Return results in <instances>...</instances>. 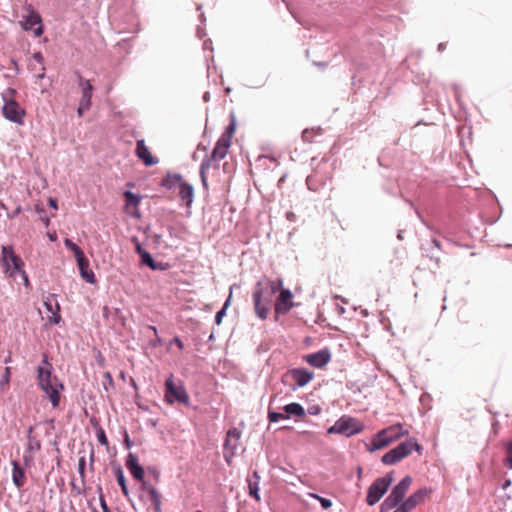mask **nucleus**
Listing matches in <instances>:
<instances>
[{"label": "nucleus", "mask_w": 512, "mask_h": 512, "mask_svg": "<svg viewBox=\"0 0 512 512\" xmlns=\"http://www.w3.org/2000/svg\"><path fill=\"white\" fill-rule=\"evenodd\" d=\"M363 428V424L357 419L349 416H342L327 430V432L329 434H341L349 437L361 432Z\"/></svg>", "instance_id": "10"}, {"label": "nucleus", "mask_w": 512, "mask_h": 512, "mask_svg": "<svg viewBox=\"0 0 512 512\" xmlns=\"http://www.w3.org/2000/svg\"><path fill=\"white\" fill-rule=\"evenodd\" d=\"M136 251L140 256L146 251L141 247V244L138 241H136Z\"/></svg>", "instance_id": "40"}, {"label": "nucleus", "mask_w": 512, "mask_h": 512, "mask_svg": "<svg viewBox=\"0 0 512 512\" xmlns=\"http://www.w3.org/2000/svg\"><path fill=\"white\" fill-rule=\"evenodd\" d=\"M414 450L421 452L422 447L418 444L416 438H409L384 454L382 456V462L385 465L396 464L409 456Z\"/></svg>", "instance_id": "4"}, {"label": "nucleus", "mask_w": 512, "mask_h": 512, "mask_svg": "<svg viewBox=\"0 0 512 512\" xmlns=\"http://www.w3.org/2000/svg\"><path fill=\"white\" fill-rule=\"evenodd\" d=\"M291 298H292V294L290 293V299H291ZM289 306H290V308L293 306V303H292V301H291V300H290Z\"/></svg>", "instance_id": "48"}, {"label": "nucleus", "mask_w": 512, "mask_h": 512, "mask_svg": "<svg viewBox=\"0 0 512 512\" xmlns=\"http://www.w3.org/2000/svg\"><path fill=\"white\" fill-rule=\"evenodd\" d=\"M124 197H125V201H126V207L132 206V207L136 208L140 203V198L130 191H126L124 193Z\"/></svg>", "instance_id": "27"}, {"label": "nucleus", "mask_w": 512, "mask_h": 512, "mask_svg": "<svg viewBox=\"0 0 512 512\" xmlns=\"http://www.w3.org/2000/svg\"><path fill=\"white\" fill-rule=\"evenodd\" d=\"M162 185L168 189L178 186L181 200L186 202L187 207L191 206L194 197L193 186L187 183L180 174H168L163 179Z\"/></svg>", "instance_id": "8"}, {"label": "nucleus", "mask_w": 512, "mask_h": 512, "mask_svg": "<svg viewBox=\"0 0 512 512\" xmlns=\"http://www.w3.org/2000/svg\"><path fill=\"white\" fill-rule=\"evenodd\" d=\"M164 398L168 404H173L176 401L183 403L185 405L189 404V396L184 386L181 383H174L172 375L168 377L165 381Z\"/></svg>", "instance_id": "12"}, {"label": "nucleus", "mask_w": 512, "mask_h": 512, "mask_svg": "<svg viewBox=\"0 0 512 512\" xmlns=\"http://www.w3.org/2000/svg\"><path fill=\"white\" fill-rule=\"evenodd\" d=\"M140 257H141V264L147 265L152 270H157V269L161 268L160 267L161 264L155 263V261L153 260L151 254L149 252L145 251L144 253H142V255Z\"/></svg>", "instance_id": "26"}, {"label": "nucleus", "mask_w": 512, "mask_h": 512, "mask_svg": "<svg viewBox=\"0 0 512 512\" xmlns=\"http://www.w3.org/2000/svg\"><path fill=\"white\" fill-rule=\"evenodd\" d=\"M78 264V268L80 270L81 276L88 282V283H95V275L92 270L89 269V261L85 257L84 254L81 256L75 258Z\"/></svg>", "instance_id": "21"}, {"label": "nucleus", "mask_w": 512, "mask_h": 512, "mask_svg": "<svg viewBox=\"0 0 512 512\" xmlns=\"http://www.w3.org/2000/svg\"><path fill=\"white\" fill-rule=\"evenodd\" d=\"M102 508H103L104 512H106L108 510L107 505L105 504L104 501L102 502Z\"/></svg>", "instance_id": "47"}, {"label": "nucleus", "mask_w": 512, "mask_h": 512, "mask_svg": "<svg viewBox=\"0 0 512 512\" xmlns=\"http://www.w3.org/2000/svg\"><path fill=\"white\" fill-rule=\"evenodd\" d=\"M44 304H45V306H46L47 310H49V311H51V312L53 313V316L55 317V318H54V320H53V322H54V323H58L59 316L57 315V313H54V312H53V308H52V304H51V302H49V301H45V302H44Z\"/></svg>", "instance_id": "36"}, {"label": "nucleus", "mask_w": 512, "mask_h": 512, "mask_svg": "<svg viewBox=\"0 0 512 512\" xmlns=\"http://www.w3.org/2000/svg\"><path fill=\"white\" fill-rule=\"evenodd\" d=\"M125 442L127 444V446L129 447L130 446V440H129V436L126 434V437H125Z\"/></svg>", "instance_id": "46"}, {"label": "nucleus", "mask_w": 512, "mask_h": 512, "mask_svg": "<svg viewBox=\"0 0 512 512\" xmlns=\"http://www.w3.org/2000/svg\"><path fill=\"white\" fill-rule=\"evenodd\" d=\"M48 202H49L50 207H52V208H54V209H57V201H56V199H54V198H49V201H48Z\"/></svg>", "instance_id": "41"}, {"label": "nucleus", "mask_w": 512, "mask_h": 512, "mask_svg": "<svg viewBox=\"0 0 512 512\" xmlns=\"http://www.w3.org/2000/svg\"><path fill=\"white\" fill-rule=\"evenodd\" d=\"M277 399L274 398L271 400L268 410V419L270 423L277 422L280 419H286L288 418V404L283 405L282 409L284 412H277L276 409L279 408V406L276 405Z\"/></svg>", "instance_id": "22"}, {"label": "nucleus", "mask_w": 512, "mask_h": 512, "mask_svg": "<svg viewBox=\"0 0 512 512\" xmlns=\"http://www.w3.org/2000/svg\"><path fill=\"white\" fill-rule=\"evenodd\" d=\"M210 168L209 162H202L200 166V177L202 181V185L205 190H208V182H207V176L206 172Z\"/></svg>", "instance_id": "28"}, {"label": "nucleus", "mask_w": 512, "mask_h": 512, "mask_svg": "<svg viewBox=\"0 0 512 512\" xmlns=\"http://www.w3.org/2000/svg\"><path fill=\"white\" fill-rule=\"evenodd\" d=\"M432 490L428 488H422L411 494L404 502L403 506L411 512L416 506L424 502L425 498L431 494Z\"/></svg>", "instance_id": "18"}, {"label": "nucleus", "mask_w": 512, "mask_h": 512, "mask_svg": "<svg viewBox=\"0 0 512 512\" xmlns=\"http://www.w3.org/2000/svg\"><path fill=\"white\" fill-rule=\"evenodd\" d=\"M96 436L101 445L108 446V439H107L105 431L102 427L97 428Z\"/></svg>", "instance_id": "33"}, {"label": "nucleus", "mask_w": 512, "mask_h": 512, "mask_svg": "<svg viewBox=\"0 0 512 512\" xmlns=\"http://www.w3.org/2000/svg\"><path fill=\"white\" fill-rule=\"evenodd\" d=\"M290 374L294 379L297 387H303L307 385L314 378V372L306 368L292 369L290 370Z\"/></svg>", "instance_id": "20"}, {"label": "nucleus", "mask_w": 512, "mask_h": 512, "mask_svg": "<svg viewBox=\"0 0 512 512\" xmlns=\"http://www.w3.org/2000/svg\"><path fill=\"white\" fill-rule=\"evenodd\" d=\"M173 342L178 346L179 349H183L184 345H183V342L180 340V338L178 337H175L173 339Z\"/></svg>", "instance_id": "39"}, {"label": "nucleus", "mask_w": 512, "mask_h": 512, "mask_svg": "<svg viewBox=\"0 0 512 512\" xmlns=\"http://www.w3.org/2000/svg\"><path fill=\"white\" fill-rule=\"evenodd\" d=\"M34 58L40 63L43 61V57L39 52L34 54Z\"/></svg>", "instance_id": "43"}, {"label": "nucleus", "mask_w": 512, "mask_h": 512, "mask_svg": "<svg viewBox=\"0 0 512 512\" xmlns=\"http://www.w3.org/2000/svg\"><path fill=\"white\" fill-rule=\"evenodd\" d=\"M44 223L46 224V226H48L49 225V219L44 220Z\"/></svg>", "instance_id": "50"}, {"label": "nucleus", "mask_w": 512, "mask_h": 512, "mask_svg": "<svg viewBox=\"0 0 512 512\" xmlns=\"http://www.w3.org/2000/svg\"><path fill=\"white\" fill-rule=\"evenodd\" d=\"M0 263L4 273L10 277H14L17 271H21L24 266L23 260L15 254L12 246L1 247Z\"/></svg>", "instance_id": "9"}, {"label": "nucleus", "mask_w": 512, "mask_h": 512, "mask_svg": "<svg viewBox=\"0 0 512 512\" xmlns=\"http://www.w3.org/2000/svg\"><path fill=\"white\" fill-rule=\"evenodd\" d=\"M17 273L21 274L23 281H24V285L29 286L30 282H29L28 276H27L26 272L23 270V268H21V271H17Z\"/></svg>", "instance_id": "37"}, {"label": "nucleus", "mask_w": 512, "mask_h": 512, "mask_svg": "<svg viewBox=\"0 0 512 512\" xmlns=\"http://www.w3.org/2000/svg\"><path fill=\"white\" fill-rule=\"evenodd\" d=\"M393 481L391 474L377 478L368 488L366 502L369 506L375 505L387 492Z\"/></svg>", "instance_id": "11"}, {"label": "nucleus", "mask_w": 512, "mask_h": 512, "mask_svg": "<svg viewBox=\"0 0 512 512\" xmlns=\"http://www.w3.org/2000/svg\"><path fill=\"white\" fill-rule=\"evenodd\" d=\"M282 286V280L257 283L253 300L255 312L261 319H266L273 296L278 291H280V294L275 303V319L279 321L280 317L288 312V289H283Z\"/></svg>", "instance_id": "1"}, {"label": "nucleus", "mask_w": 512, "mask_h": 512, "mask_svg": "<svg viewBox=\"0 0 512 512\" xmlns=\"http://www.w3.org/2000/svg\"><path fill=\"white\" fill-rule=\"evenodd\" d=\"M230 299H231V295L228 297V299L226 300L223 308L221 310H219L217 313H216V316H215V322L217 325H220L221 322H222V318L224 317L225 313H226V308L228 307L229 305V302H230Z\"/></svg>", "instance_id": "32"}, {"label": "nucleus", "mask_w": 512, "mask_h": 512, "mask_svg": "<svg viewBox=\"0 0 512 512\" xmlns=\"http://www.w3.org/2000/svg\"><path fill=\"white\" fill-rule=\"evenodd\" d=\"M79 86L81 88V98L79 100L77 114L79 117H82L84 113L91 108L94 88L89 80L83 79L81 76H79Z\"/></svg>", "instance_id": "13"}, {"label": "nucleus", "mask_w": 512, "mask_h": 512, "mask_svg": "<svg viewBox=\"0 0 512 512\" xmlns=\"http://www.w3.org/2000/svg\"><path fill=\"white\" fill-rule=\"evenodd\" d=\"M506 465L512 469V455L511 456H506Z\"/></svg>", "instance_id": "42"}, {"label": "nucleus", "mask_w": 512, "mask_h": 512, "mask_svg": "<svg viewBox=\"0 0 512 512\" xmlns=\"http://www.w3.org/2000/svg\"><path fill=\"white\" fill-rule=\"evenodd\" d=\"M512 455V440L506 444V456Z\"/></svg>", "instance_id": "38"}, {"label": "nucleus", "mask_w": 512, "mask_h": 512, "mask_svg": "<svg viewBox=\"0 0 512 512\" xmlns=\"http://www.w3.org/2000/svg\"><path fill=\"white\" fill-rule=\"evenodd\" d=\"M13 470H12V478L14 484L21 488L25 484V473L20 464L16 461H13Z\"/></svg>", "instance_id": "25"}, {"label": "nucleus", "mask_w": 512, "mask_h": 512, "mask_svg": "<svg viewBox=\"0 0 512 512\" xmlns=\"http://www.w3.org/2000/svg\"><path fill=\"white\" fill-rule=\"evenodd\" d=\"M36 25H38V27L34 30V33L36 37H40L43 34L41 17L38 13L32 12L28 15V17L25 20L24 29L30 30Z\"/></svg>", "instance_id": "23"}, {"label": "nucleus", "mask_w": 512, "mask_h": 512, "mask_svg": "<svg viewBox=\"0 0 512 512\" xmlns=\"http://www.w3.org/2000/svg\"><path fill=\"white\" fill-rule=\"evenodd\" d=\"M116 479H117V482H118L119 486L121 487V490H122L123 494L125 496H127L128 495V489H127V486H126L125 477H124L123 472H122L121 469H119L117 471Z\"/></svg>", "instance_id": "30"}, {"label": "nucleus", "mask_w": 512, "mask_h": 512, "mask_svg": "<svg viewBox=\"0 0 512 512\" xmlns=\"http://www.w3.org/2000/svg\"><path fill=\"white\" fill-rule=\"evenodd\" d=\"M310 495H311V497L317 499L320 502L323 509H328L332 506V502L330 499L323 498L317 494H310Z\"/></svg>", "instance_id": "34"}, {"label": "nucleus", "mask_w": 512, "mask_h": 512, "mask_svg": "<svg viewBox=\"0 0 512 512\" xmlns=\"http://www.w3.org/2000/svg\"><path fill=\"white\" fill-rule=\"evenodd\" d=\"M305 414L304 408L298 403H290V415L303 416Z\"/></svg>", "instance_id": "31"}, {"label": "nucleus", "mask_w": 512, "mask_h": 512, "mask_svg": "<svg viewBox=\"0 0 512 512\" xmlns=\"http://www.w3.org/2000/svg\"><path fill=\"white\" fill-rule=\"evenodd\" d=\"M64 244L65 246L70 249L73 253H74V256L75 258L81 256L82 254H84V252L80 249V247H78L74 242H72L70 239L66 238L64 240Z\"/></svg>", "instance_id": "29"}, {"label": "nucleus", "mask_w": 512, "mask_h": 512, "mask_svg": "<svg viewBox=\"0 0 512 512\" xmlns=\"http://www.w3.org/2000/svg\"><path fill=\"white\" fill-rule=\"evenodd\" d=\"M259 481H260V476L258 475L257 471H255L253 473L252 477L247 479L249 495L251 497L255 498V500H257V501H260V496L258 493L259 492Z\"/></svg>", "instance_id": "24"}, {"label": "nucleus", "mask_w": 512, "mask_h": 512, "mask_svg": "<svg viewBox=\"0 0 512 512\" xmlns=\"http://www.w3.org/2000/svg\"><path fill=\"white\" fill-rule=\"evenodd\" d=\"M408 430H405L402 424H394L387 428L380 430L372 439L371 452L382 449L391 443L397 441L400 437L407 435Z\"/></svg>", "instance_id": "3"}, {"label": "nucleus", "mask_w": 512, "mask_h": 512, "mask_svg": "<svg viewBox=\"0 0 512 512\" xmlns=\"http://www.w3.org/2000/svg\"><path fill=\"white\" fill-rule=\"evenodd\" d=\"M412 483L410 476H405L390 492L388 497L382 502L380 506L381 512H389L402 502Z\"/></svg>", "instance_id": "6"}, {"label": "nucleus", "mask_w": 512, "mask_h": 512, "mask_svg": "<svg viewBox=\"0 0 512 512\" xmlns=\"http://www.w3.org/2000/svg\"><path fill=\"white\" fill-rule=\"evenodd\" d=\"M48 237L50 238L51 241H55L57 239V236H56V233H49L48 234Z\"/></svg>", "instance_id": "44"}, {"label": "nucleus", "mask_w": 512, "mask_h": 512, "mask_svg": "<svg viewBox=\"0 0 512 512\" xmlns=\"http://www.w3.org/2000/svg\"><path fill=\"white\" fill-rule=\"evenodd\" d=\"M52 371L53 366L48 361V356L44 354L41 363L37 367L38 385L50 401L52 407L57 408L60 405L64 385L57 376L53 375Z\"/></svg>", "instance_id": "2"}, {"label": "nucleus", "mask_w": 512, "mask_h": 512, "mask_svg": "<svg viewBox=\"0 0 512 512\" xmlns=\"http://www.w3.org/2000/svg\"><path fill=\"white\" fill-rule=\"evenodd\" d=\"M85 465H86V461H85V458L82 457L79 459V463H78V470H79V473L84 476V472H85Z\"/></svg>", "instance_id": "35"}, {"label": "nucleus", "mask_w": 512, "mask_h": 512, "mask_svg": "<svg viewBox=\"0 0 512 512\" xmlns=\"http://www.w3.org/2000/svg\"><path fill=\"white\" fill-rule=\"evenodd\" d=\"M140 489L142 492V497L145 498L147 501L151 502V504L153 505L154 511L162 512V508H161L162 496H161V493L159 492V490L154 485H152L151 483H149L147 481H143V484H141Z\"/></svg>", "instance_id": "15"}, {"label": "nucleus", "mask_w": 512, "mask_h": 512, "mask_svg": "<svg viewBox=\"0 0 512 512\" xmlns=\"http://www.w3.org/2000/svg\"><path fill=\"white\" fill-rule=\"evenodd\" d=\"M135 154L146 166H153L158 163V159L152 155L143 139L137 140Z\"/></svg>", "instance_id": "17"}, {"label": "nucleus", "mask_w": 512, "mask_h": 512, "mask_svg": "<svg viewBox=\"0 0 512 512\" xmlns=\"http://www.w3.org/2000/svg\"><path fill=\"white\" fill-rule=\"evenodd\" d=\"M445 48H446V45H445L444 43H440V44L438 45V51H440V52L444 51V50H445Z\"/></svg>", "instance_id": "45"}, {"label": "nucleus", "mask_w": 512, "mask_h": 512, "mask_svg": "<svg viewBox=\"0 0 512 512\" xmlns=\"http://www.w3.org/2000/svg\"><path fill=\"white\" fill-rule=\"evenodd\" d=\"M15 93L13 89H9L7 93L3 95L4 104L2 107L3 116L16 124H23L25 117V110L22 108L18 102H16L12 95Z\"/></svg>", "instance_id": "7"}, {"label": "nucleus", "mask_w": 512, "mask_h": 512, "mask_svg": "<svg viewBox=\"0 0 512 512\" xmlns=\"http://www.w3.org/2000/svg\"><path fill=\"white\" fill-rule=\"evenodd\" d=\"M235 133V123L231 122L222 133L220 138L215 144L211 156L202 162H209V166L211 167L214 162H219L224 159L228 153V150L231 146L232 138Z\"/></svg>", "instance_id": "5"}, {"label": "nucleus", "mask_w": 512, "mask_h": 512, "mask_svg": "<svg viewBox=\"0 0 512 512\" xmlns=\"http://www.w3.org/2000/svg\"><path fill=\"white\" fill-rule=\"evenodd\" d=\"M303 359L315 368H323L331 361V353L328 349H322L318 352L307 354Z\"/></svg>", "instance_id": "16"}, {"label": "nucleus", "mask_w": 512, "mask_h": 512, "mask_svg": "<svg viewBox=\"0 0 512 512\" xmlns=\"http://www.w3.org/2000/svg\"><path fill=\"white\" fill-rule=\"evenodd\" d=\"M307 135H308V131H304V132H303V137H304V138H306V137H307Z\"/></svg>", "instance_id": "49"}, {"label": "nucleus", "mask_w": 512, "mask_h": 512, "mask_svg": "<svg viewBox=\"0 0 512 512\" xmlns=\"http://www.w3.org/2000/svg\"><path fill=\"white\" fill-rule=\"evenodd\" d=\"M241 431L234 427L227 431L226 439L224 443V450H225V459L228 463L231 462V459L235 455V452L239 446V442L241 439Z\"/></svg>", "instance_id": "14"}, {"label": "nucleus", "mask_w": 512, "mask_h": 512, "mask_svg": "<svg viewBox=\"0 0 512 512\" xmlns=\"http://www.w3.org/2000/svg\"><path fill=\"white\" fill-rule=\"evenodd\" d=\"M126 467L128 468V470L130 471V473L132 474V476L141 482V484H143V481L144 480V469L143 467L139 464L138 462V458L130 453L128 456H127V459H126Z\"/></svg>", "instance_id": "19"}]
</instances>
